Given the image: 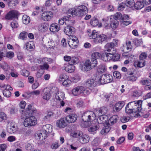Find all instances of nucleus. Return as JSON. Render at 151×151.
<instances>
[{
    "label": "nucleus",
    "mask_w": 151,
    "mask_h": 151,
    "mask_svg": "<svg viewBox=\"0 0 151 151\" xmlns=\"http://www.w3.org/2000/svg\"><path fill=\"white\" fill-rule=\"evenodd\" d=\"M90 137L87 134H83V133L79 137V140L82 144H85L88 142L89 141Z\"/></svg>",
    "instance_id": "obj_22"
},
{
    "label": "nucleus",
    "mask_w": 151,
    "mask_h": 151,
    "mask_svg": "<svg viewBox=\"0 0 151 151\" xmlns=\"http://www.w3.org/2000/svg\"><path fill=\"white\" fill-rule=\"evenodd\" d=\"M47 135L48 134L46 132L42 129V130L37 133V135L38 138H37L41 140H43L46 138Z\"/></svg>",
    "instance_id": "obj_23"
},
{
    "label": "nucleus",
    "mask_w": 151,
    "mask_h": 151,
    "mask_svg": "<svg viewBox=\"0 0 151 151\" xmlns=\"http://www.w3.org/2000/svg\"><path fill=\"white\" fill-rule=\"evenodd\" d=\"M58 141H56L53 142L50 145V148L52 150H56L60 146Z\"/></svg>",
    "instance_id": "obj_44"
},
{
    "label": "nucleus",
    "mask_w": 151,
    "mask_h": 151,
    "mask_svg": "<svg viewBox=\"0 0 151 151\" xmlns=\"http://www.w3.org/2000/svg\"><path fill=\"white\" fill-rule=\"evenodd\" d=\"M143 4L141 1H137L134 4V7L137 9H141L144 6Z\"/></svg>",
    "instance_id": "obj_42"
},
{
    "label": "nucleus",
    "mask_w": 151,
    "mask_h": 151,
    "mask_svg": "<svg viewBox=\"0 0 151 151\" xmlns=\"http://www.w3.org/2000/svg\"><path fill=\"white\" fill-rule=\"evenodd\" d=\"M126 6V4L122 3L119 5L118 7V9L119 11H122L124 10Z\"/></svg>",
    "instance_id": "obj_57"
},
{
    "label": "nucleus",
    "mask_w": 151,
    "mask_h": 151,
    "mask_svg": "<svg viewBox=\"0 0 151 151\" xmlns=\"http://www.w3.org/2000/svg\"><path fill=\"white\" fill-rule=\"evenodd\" d=\"M23 22L24 24H28L30 22V19L29 16L27 15H24L22 17Z\"/></svg>",
    "instance_id": "obj_49"
},
{
    "label": "nucleus",
    "mask_w": 151,
    "mask_h": 151,
    "mask_svg": "<svg viewBox=\"0 0 151 151\" xmlns=\"http://www.w3.org/2000/svg\"><path fill=\"white\" fill-rule=\"evenodd\" d=\"M48 25L45 23L42 24L38 27L39 30L42 32H46L48 29Z\"/></svg>",
    "instance_id": "obj_31"
},
{
    "label": "nucleus",
    "mask_w": 151,
    "mask_h": 151,
    "mask_svg": "<svg viewBox=\"0 0 151 151\" xmlns=\"http://www.w3.org/2000/svg\"><path fill=\"white\" fill-rule=\"evenodd\" d=\"M112 52H110L109 53L105 52L103 54V60L105 61H109L110 60H112Z\"/></svg>",
    "instance_id": "obj_32"
},
{
    "label": "nucleus",
    "mask_w": 151,
    "mask_h": 151,
    "mask_svg": "<svg viewBox=\"0 0 151 151\" xmlns=\"http://www.w3.org/2000/svg\"><path fill=\"white\" fill-rule=\"evenodd\" d=\"M18 12L16 10H11L5 15V19L8 20H12L14 18H18Z\"/></svg>",
    "instance_id": "obj_9"
},
{
    "label": "nucleus",
    "mask_w": 151,
    "mask_h": 151,
    "mask_svg": "<svg viewBox=\"0 0 151 151\" xmlns=\"http://www.w3.org/2000/svg\"><path fill=\"white\" fill-rule=\"evenodd\" d=\"M10 25L12 29H15L19 27L18 22L16 20H13L10 24Z\"/></svg>",
    "instance_id": "obj_52"
},
{
    "label": "nucleus",
    "mask_w": 151,
    "mask_h": 151,
    "mask_svg": "<svg viewBox=\"0 0 151 151\" xmlns=\"http://www.w3.org/2000/svg\"><path fill=\"white\" fill-rule=\"evenodd\" d=\"M112 76L110 74H105L102 75L99 80L101 84H104L111 82L112 81Z\"/></svg>",
    "instance_id": "obj_8"
},
{
    "label": "nucleus",
    "mask_w": 151,
    "mask_h": 151,
    "mask_svg": "<svg viewBox=\"0 0 151 151\" xmlns=\"http://www.w3.org/2000/svg\"><path fill=\"white\" fill-rule=\"evenodd\" d=\"M52 17V13L50 11L45 12L42 14V19L46 21L50 20Z\"/></svg>",
    "instance_id": "obj_13"
},
{
    "label": "nucleus",
    "mask_w": 151,
    "mask_h": 151,
    "mask_svg": "<svg viewBox=\"0 0 151 151\" xmlns=\"http://www.w3.org/2000/svg\"><path fill=\"white\" fill-rule=\"evenodd\" d=\"M42 129L45 130L48 134L52 132V126L50 124H47L44 125L42 127Z\"/></svg>",
    "instance_id": "obj_36"
},
{
    "label": "nucleus",
    "mask_w": 151,
    "mask_h": 151,
    "mask_svg": "<svg viewBox=\"0 0 151 151\" xmlns=\"http://www.w3.org/2000/svg\"><path fill=\"white\" fill-rule=\"evenodd\" d=\"M89 38L93 39V42L95 44L101 43L106 40L107 39V36L104 34L99 35L95 30L92 32L88 33Z\"/></svg>",
    "instance_id": "obj_1"
},
{
    "label": "nucleus",
    "mask_w": 151,
    "mask_h": 151,
    "mask_svg": "<svg viewBox=\"0 0 151 151\" xmlns=\"http://www.w3.org/2000/svg\"><path fill=\"white\" fill-rule=\"evenodd\" d=\"M51 91L54 93L53 94L55 95L56 99L60 101V104L61 106H63L65 104V103L63 101L65 97L63 93L62 92H59L58 89L55 87L51 89Z\"/></svg>",
    "instance_id": "obj_3"
},
{
    "label": "nucleus",
    "mask_w": 151,
    "mask_h": 151,
    "mask_svg": "<svg viewBox=\"0 0 151 151\" xmlns=\"http://www.w3.org/2000/svg\"><path fill=\"white\" fill-rule=\"evenodd\" d=\"M134 63L135 65H137V67L139 68L142 67L145 65V63L144 62H142L140 61H137Z\"/></svg>",
    "instance_id": "obj_60"
},
{
    "label": "nucleus",
    "mask_w": 151,
    "mask_h": 151,
    "mask_svg": "<svg viewBox=\"0 0 151 151\" xmlns=\"http://www.w3.org/2000/svg\"><path fill=\"white\" fill-rule=\"evenodd\" d=\"M82 132L79 130H77L72 132L71 135L73 137L78 138L82 134Z\"/></svg>",
    "instance_id": "obj_39"
},
{
    "label": "nucleus",
    "mask_w": 151,
    "mask_h": 151,
    "mask_svg": "<svg viewBox=\"0 0 151 151\" xmlns=\"http://www.w3.org/2000/svg\"><path fill=\"white\" fill-rule=\"evenodd\" d=\"M84 87L82 86H77L74 88L72 90V93L74 96H78L83 94Z\"/></svg>",
    "instance_id": "obj_12"
},
{
    "label": "nucleus",
    "mask_w": 151,
    "mask_h": 151,
    "mask_svg": "<svg viewBox=\"0 0 151 151\" xmlns=\"http://www.w3.org/2000/svg\"><path fill=\"white\" fill-rule=\"evenodd\" d=\"M111 44V43H108L106 44L105 46V50L110 52H112V53H115L116 52V50Z\"/></svg>",
    "instance_id": "obj_25"
},
{
    "label": "nucleus",
    "mask_w": 151,
    "mask_h": 151,
    "mask_svg": "<svg viewBox=\"0 0 151 151\" xmlns=\"http://www.w3.org/2000/svg\"><path fill=\"white\" fill-rule=\"evenodd\" d=\"M114 20H113L111 23L110 26L112 29H115L118 26L119 23L117 19L119 18V16L117 15H114Z\"/></svg>",
    "instance_id": "obj_21"
},
{
    "label": "nucleus",
    "mask_w": 151,
    "mask_h": 151,
    "mask_svg": "<svg viewBox=\"0 0 151 151\" xmlns=\"http://www.w3.org/2000/svg\"><path fill=\"white\" fill-rule=\"evenodd\" d=\"M6 119V115L4 112H0V122H2L4 120Z\"/></svg>",
    "instance_id": "obj_56"
},
{
    "label": "nucleus",
    "mask_w": 151,
    "mask_h": 151,
    "mask_svg": "<svg viewBox=\"0 0 151 151\" xmlns=\"http://www.w3.org/2000/svg\"><path fill=\"white\" fill-rule=\"evenodd\" d=\"M27 33L25 31H23L21 32L19 35V39L25 40L27 38Z\"/></svg>",
    "instance_id": "obj_41"
},
{
    "label": "nucleus",
    "mask_w": 151,
    "mask_h": 151,
    "mask_svg": "<svg viewBox=\"0 0 151 151\" xmlns=\"http://www.w3.org/2000/svg\"><path fill=\"white\" fill-rule=\"evenodd\" d=\"M99 116L97 119V122L99 124H104L107 123L106 122V116L105 115Z\"/></svg>",
    "instance_id": "obj_35"
},
{
    "label": "nucleus",
    "mask_w": 151,
    "mask_h": 151,
    "mask_svg": "<svg viewBox=\"0 0 151 151\" xmlns=\"http://www.w3.org/2000/svg\"><path fill=\"white\" fill-rule=\"evenodd\" d=\"M68 77L65 74H63L61 75L59 77V80L60 81H64L65 80L67 79Z\"/></svg>",
    "instance_id": "obj_58"
},
{
    "label": "nucleus",
    "mask_w": 151,
    "mask_h": 151,
    "mask_svg": "<svg viewBox=\"0 0 151 151\" xmlns=\"http://www.w3.org/2000/svg\"><path fill=\"white\" fill-rule=\"evenodd\" d=\"M21 74L23 76L27 77L29 75V72L28 70L26 69H24L22 70Z\"/></svg>",
    "instance_id": "obj_63"
},
{
    "label": "nucleus",
    "mask_w": 151,
    "mask_h": 151,
    "mask_svg": "<svg viewBox=\"0 0 151 151\" xmlns=\"http://www.w3.org/2000/svg\"><path fill=\"white\" fill-rule=\"evenodd\" d=\"M142 101L139 100L138 101H134L129 103L125 108L126 112L128 114H130L134 113L135 115L137 113L138 111L137 109L138 107H141L142 106Z\"/></svg>",
    "instance_id": "obj_2"
},
{
    "label": "nucleus",
    "mask_w": 151,
    "mask_h": 151,
    "mask_svg": "<svg viewBox=\"0 0 151 151\" xmlns=\"http://www.w3.org/2000/svg\"><path fill=\"white\" fill-rule=\"evenodd\" d=\"M62 69L65 70L68 73H71L73 72L75 69V66L71 64L65 65L62 67Z\"/></svg>",
    "instance_id": "obj_19"
},
{
    "label": "nucleus",
    "mask_w": 151,
    "mask_h": 151,
    "mask_svg": "<svg viewBox=\"0 0 151 151\" xmlns=\"http://www.w3.org/2000/svg\"><path fill=\"white\" fill-rule=\"evenodd\" d=\"M77 10L75 9L71 8L68 11V14L69 16L73 17L74 16L77 15Z\"/></svg>",
    "instance_id": "obj_40"
},
{
    "label": "nucleus",
    "mask_w": 151,
    "mask_h": 151,
    "mask_svg": "<svg viewBox=\"0 0 151 151\" xmlns=\"http://www.w3.org/2000/svg\"><path fill=\"white\" fill-rule=\"evenodd\" d=\"M104 127L101 131V134L103 135L107 133L110 130V126L107 124V123H105L104 124Z\"/></svg>",
    "instance_id": "obj_34"
},
{
    "label": "nucleus",
    "mask_w": 151,
    "mask_h": 151,
    "mask_svg": "<svg viewBox=\"0 0 151 151\" xmlns=\"http://www.w3.org/2000/svg\"><path fill=\"white\" fill-rule=\"evenodd\" d=\"M18 130V127L17 126L12 122L8 124L7 130L9 133L12 134Z\"/></svg>",
    "instance_id": "obj_14"
},
{
    "label": "nucleus",
    "mask_w": 151,
    "mask_h": 151,
    "mask_svg": "<svg viewBox=\"0 0 151 151\" xmlns=\"http://www.w3.org/2000/svg\"><path fill=\"white\" fill-rule=\"evenodd\" d=\"M133 73L132 72L128 71L127 73H124V78L127 81H134L137 79V78L135 76H132Z\"/></svg>",
    "instance_id": "obj_15"
},
{
    "label": "nucleus",
    "mask_w": 151,
    "mask_h": 151,
    "mask_svg": "<svg viewBox=\"0 0 151 151\" xmlns=\"http://www.w3.org/2000/svg\"><path fill=\"white\" fill-rule=\"evenodd\" d=\"M87 88H93L96 85V82L93 79H89L86 81L84 84Z\"/></svg>",
    "instance_id": "obj_18"
},
{
    "label": "nucleus",
    "mask_w": 151,
    "mask_h": 151,
    "mask_svg": "<svg viewBox=\"0 0 151 151\" xmlns=\"http://www.w3.org/2000/svg\"><path fill=\"white\" fill-rule=\"evenodd\" d=\"M112 60L113 61H118L120 58V55L118 54L115 53H112Z\"/></svg>",
    "instance_id": "obj_54"
},
{
    "label": "nucleus",
    "mask_w": 151,
    "mask_h": 151,
    "mask_svg": "<svg viewBox=\"0 0 151 151\" xmlns=\"http://www.w3.org/2000/svg\"><path fill=\"white\" fill-rule=\"evenodd\" d=\"M36 111V109L33 107L31 105L29 104L27 105L26 109L22 110V116L27 117L30 115H33Z\"/></svg>",
    "instance_id": "obj_6"
},
{
    "label": "nucleus",
    "mask_w": 151,
    "mask_h": 151,
    "mask_svg": "<svg viewBox=\"0 0 151 151\" xmlns=\"http://www.w3.org/2000/svg\"><path fill=\"white\" fill-rule=\"evenodd\" d=\"M78 43V38L74 35L69 37L68 41L69 46L72 49H75L77 47Z\"/></svg>",
    "instance_id": "obj_7"
},
{
    "label": "nucleus",
    "mask_w": 151,
    "mask_h": 151,
    "mask_svg": "<svg viewBox=\"0 0 151 151\" xmlns=\"http://www.w3.org/2000/svg\"><path fill=\"white\" fill-rule=\"evenodd\" d=\"M106 67L104 65H101L98 67L97 71L100 73H103L106 70Z\"/></svg>",
    "instance_id": "obj_45"
},
{
    "label": "nucleus",
    "mask_w": 151,
    "mask_h": 151,
    "mask_svg": "<svg viewBox=\"0 0 151 151\" xmlns=\"http://www.w3.org/2000/svg\"><path fill=\"white\" fill-rule=\"evenodd\" d=\"M87 60L89 61V65L92 68H94L97 66V61L96 59L92 58L91 61L89 60Z\"/></svg>",
    "instance_id": "obj_38"
},
{
    "label": "nucleus",
    "mask_w": 151,
    "mask_h": 151,
    "mask_svg": "<svg viewBox=\"0 0 151 151\" xmlns=\"http://www.w3.org/2000/svg\"><path fill=\"white\" fill-rule=\"evenodd\" d=\"M114 77L117 79H120L121 78L120 73L117 71H115L113 73Z\"/></svg>",
    "instance_id": "obj_61"
},
{
    "label": "nucleus",
    "mask_w": 151,
    "mask_h": 151,
    "mask_svg": "<svg viewBox=\"0 0 151 151\" xmlns=\"http://www.w3.org/2000/svg\"><path fill=\"white\" fill-rule=\"evenodd\" d=\"M26 49L29 51H32L33 50L35 46L33 42H30L27 43L25 45Z\"/></svg>",
    "instance_id": "obj_37"
},
{
    "label": "nucleus",
    "mask_w": 151,
    "mask_h": 151,
    "mask_svg": "<svg viewBox=\"0 0 151 151\" xmlns=\"http://www.w3.org/2000/svg\"><path fill=\"white\" fill-rule=\"evenodd\" d=\"M9 87V89H6V88L2 91L3 94L4 96L7 98L11 96V93L10 91L13 90L12 88L10 85Z\"/></svg>",
    "instance_id": "obj_33"
},
{
    "label": "nucleus",
    "mask_w": 151,
    "mask_h": 151,
    "mask_svg": "<svg viewBox=\"0 0 151 151\" xmlns=\"http://www.w3.org/2000/svg\"><path fill=\"white\" fill-rule=\"evenodd\" d=\"M96 116L95 113L92 111H88L84 112L82 114V118L83 122H91L95 119Z\"/></svg>",
    "instance_id": "obj_4"
},
{
    "label": "nucleus",
    "mask_w": 151,
    "mask_h": 151,
    "mask_svg": "<svg viewBox=\"0 0 151 151\" xmlns=\"http://www.w3.org/2000/svg\"><path fill=\"white\" fill-rule=\"evenodd\" d=\"M64 32L66 35L71 36L75 32V29L72 26H67L64 28Z\"/></svg>",
    "instance_id": "obj_20"
},
{
    "label": "nucleus",
    "mask_w": 151,
    "mask_h": 151,
    "mask_svg": "<svg viewBox=\"0 0 151 151\" xmlns=\"http://www.w3.org/2000/svg\"><path fill=\"white\" fill-rule=\"evenodd\" d=\"M92 68L90 66L89 63V61L87 60L85 61L84 65L81 67V69L83 71H88L90 70Z\"/></svg>",
    "instance_id": "obj_30"
},
{
    "label": "nucleus",
    "mask_w": 151,
    "mask_h": 151,
    "mask_svg": "<svg viewBox=\"0 0 151 151\" xmlns=\"http://www.w3.org/2000/svg\"><path fill=\"white\" fill-rule=\"evenodd\" d=\"M91 25L93 27H96L99 24V21L96 19H93L91 20L90 22Z\"/></svg>",
    "instance_id": "obj_55"
},
{
    "label": "nucleus",
    "mask_w": 151,
    "mask_h": 151,
    "mask_svg": "<svg viewBox=\"0 0 151 151\" xmlns=\"http://www.w3.org/2000/svg\"><path fill=\"white\" fill-rule=\"evenodd\" d=\"M42 96L43 99L46 101L49 100L51 96L50 89L47 88H45L43 90Z\"/></svg>",
    "instance_id": "obj_11"
},
{
    "label": "nucleus",
    "mask_w": 151,
    "mask_h": 151,
    "mask_svg": "<svg viewBox=\"0 0 151 151\" xmlns=\"http://www.w3.org/2000/svg\"><path fill=\"white\" fill-rule=\"evenodd\" d=\"M99 128V125L91 126L88 128V131L90 132H94L98 129Z\"/></svg>",
    "instance_id": "obj_48"
},
{
    "label": "nucleus",
    "mask_w": 151,
    "mask_h": 151,
    "mask_svg": "<svg viewBox=\"0 0 151 151\" xmlns=\"http://www.w3.org/2000/svg\"><path fill=\"white\" fill-rule=\"evenodd\" d=\"M101 54L99 52H95L93 53L92 55V58L98 59L100 57Z\"/></svg>",
    "instance_id": "obj_62"
},
{
    "label": "nucleus",
    "mask_w": 151,
    "mask_h": 151,
    "mask_svg": "<svg viewBox=\"0 0 151 151\" xmlns=\"http://www.w3.org/2000/svg\"><path fill=\"white\" fill-rule=\"evenodd\" d=\"M147 57V53L146 52H143L139 56V58L140 60H143L146 58Z\"/></svg>",
    "instance_id": "obj_59"
},
{
    "label": "nucleus",
    "mask_w": 151,
    "mask_h": 151,
    "mask_svg": "<svg viewBox=\"0 0 151 151\" xmlns=\"http://www.w3.org/2000/svg\"><path fill=\"white\" fill-rule=\"evenodd\" d=\"M77 16H82L88 12L87 7L84 5H81L78 6L76 9Z\"/></svg>",
    "instance_id": "obj_10"
},
{
    "label": "nucleus",
    "mask_w": 151,
    "mask_h": 151,
    "mask_svg": "<svg viewBox=\"0 0 151 151\" xmlns=\"http://www.w3.org/2000/svg\"><path fill=\"white\" fill-rule=\"evenodd\" d=\"M65 23L67 26H71V25H72L74 24V21L69 19L68 20L65 21Z\"/></svg>",
    "instance_id": "obj_64"
},
{
    "label": "nucleus",
    "mask_w": 151,
    "mask_h": 151,
    "mask_svg": "<svg viewBox=\"0 0 151 151\" xmlns=\"http://www.w3.org/2000/svg\"><path fill=\"white\" fill-rule=\"evenodd\" d=\"M77 116L75 114H71L66 116L65 119L67 122L70 123L74 122L77 120Z\"/></svg>",
    "instance_id": "obj_24"
},
{
    "label": "nucleus",
    "mask_w": 151,
    "mask_h": 151,
    "mask_svg": "<svg viewBox=\"0 0 151 151\" xmlns=\"http://www.w3.org/2000/svg\"><path fill=\"white\" fill-rule=\"evenodd\" d=\"M107 108L104 106L98 108L95 111V114L96 116L101 115L104 116V114L107 113Z\"/></svg>",
    "instance_id": "obj_16"
},
{
    "label": "nucleus",
    "mask_w": 151,
    "mask_h": 151,
    "mask_svg": "<svg viewBox=\"0 0 151 151\" xmlns=\"http://www.w3.org/2000/svg\"><path fill=\"white\" fill-rule=\"evenodd\" d=\"M37 123L36 118L34 116H31L25 119L24 125L26 127H30L35 126Z\"/></svg>",
    "instance_id": "obj_5"
},
{
    "label": "nucleus",
    "mask_w": 151,
    "mask_h": 151,
    "mask_svg": "<svg viewBox=\"0 0 151 151\" xmlns=\"http://www.w3.org/2000/svg\"><path fill=\"white\" fill-rule=\"evenodd\" d=\"M124 102L123 101L119 102L115 105L113 107L114 111H119L122 108L124 105Z\"/></svg>",
    "instance_id": "obj_27"
},
{
    "label": "nucleus",
    "mask_w": 151,
    "mask_h": 151,
    "mask_svg": "<svg viewBox=\"0 0 151 151\" xmlns=\"http://www.w3.org/2000/svg\"><path fill=\"white\" fill-rule=\"evenodd\" d=\"M65 119L61 118L58 120L56 123V126L59 128H62L65 127L67 125V121Z\"/></svg>",
    "instance_id": "obj_17"
},
{
    "label": "nucleus",
    "mask_w": 151,
    "mask_h": 151,
    "mask_svg": "<svg viewBox=\"0 0 151 151\" xmlns=\"http://www.w3.org/2000/svg\"><path fill=\"white\" fill-rule=\"evenodd\" d=\"M134 0H127L126 3V6L129 7H132L134 6Z\"/></svg>",
    "instance_id": "obj_50"
},
{
    "label": "nucleus",
    "mask_w": 151,
    "mask_h": 151,
    "mask_svg": "<svg viewBox=\"0 0 151 151\" xmlns=\"http://www.w3.org/2000/svg\"><path fill=\"white\" fill-rule=\"evenodd\" d=\"M72 81L69 79H66L65 80H64L63 83V85L65 86L68 87L70 86L71 84Z\"/></svg>",
    "instance_id": "obj_53"
},
{
    "label": "nucleus",
    "mask_w": 151,
    "mask_h": 151,
    "mask_svg": "<svg viewBox=\"0 0 151 151\" xmlns=\"http://www.w3.org/2000/svg\"><path fill=\"white\" fill-rule=\"evenodd\" d=\"M79 60L78 58L76 57H72L70 63L71 64L73 65L79 63Z\"/></svg>",
    "instance_id": "obj_51"
},
{
    "label": "nucleus",
    "mask_w": 151,
    "mask_h": 151,
    "mask_svg": "<svg viewBox=\"0 0 151 151\" xmlns=\"http://www.w3.org/2000/svg\"><path fill=\"white\" fill-rule=\"evenodd\" d=\"M49 29L50 31L52 32H57L60 29V27L57 23H54L51 24Z\"/></svg>",
    "instance_id": "obj_28"
},
{
    "label": "nucleus",
    "mask_w": 151,
    "mask_h": 151,
    "mask_svg": "<svg viewBox=\"0 0 151 151\" xmlns=\"http://www.w3.org/2000/svg\"><path fill=\"white\" fill-rule=\"evenodd\" d=\"M118 117L117 115H114L112 116L108 120L107 124L109 126L110 125H113L118 120Z\"/></svg>",
    "instance_id": "obj_29"
},
{
    "label": "nucleus",
    "mask_w": 151,
    "mask_h": 151,
    "mask_svg": "<svg viewBox=\"0 0 151 151\" xmlns=\"http://www.w3.org/2000/svg\"><path fill=\"white\" fill-rule=\"evenodd\" d=\"M100 143V139L99 137L95 138L91 142V145L93 146H98Z\"/></svg>",
    "instance_id": "obj_43"
},
{
    "label": "nucleus",
    "mask_w": 151,
    "mask_h": 151,
    "mask_svg": "<svg viewBox=\"0 0 151 151\" xmlns=\"http://www.w3.org/2000/svg\"><path fill=\"white\" fill-rule=\"evenodd\" d=\"M140 83L143 85H148L151 84V80L147 78L142 79L140 81Z\"/></svg>",
    "instance_id": "obj_47"
},
{
    "label": "nucleus",
    "mask_w": 151,
    "mask_h": 151,
    "mask_svg": "<svg viewBox=\"0 0 151 151\" xmlns=\"http://www.w3.org/2000/svg\"><path fill=\"white\" fill-rule=\"evenodd\" d=\"M107 18H108V20L104 19H102L103 22H102V23L104 24V26L105 29H107L109 28L110 27L109 26V17H108ZM111 19V18H110V19Z\"/></svg>",
    "instance_id": "obj_46"
},
{
    "label": "nucleus",
    "mask_w": 151,
    "mask_h": 151,
    "mask_svg": "<svg viewBox=\"0 0 151 151\" xmlns=\"http://www.w3.org/2000/svg\"><path fill=\"white\" fill-rule=\"evenodd\" d=\"M138 111L137 114H136V115L134 116L135 117H139L142 116L144 118H147L149 115V113H146L145 114H142V109H141V107H138L137 108Z\"/></svg>",
    "instance_id": "obj_26"
}]
</instances>
